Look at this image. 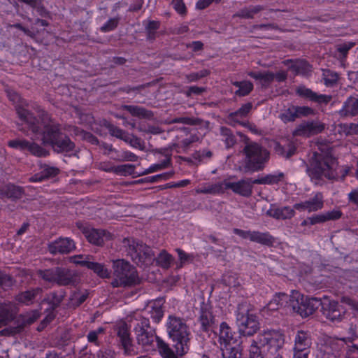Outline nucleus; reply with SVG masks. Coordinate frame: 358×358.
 I'll return each instance as SVG.
<instances>
[{"label": "nucleus", "instance_id": "f257e3e1", "mask_svg": "<svg viewBox=\"0 0 358 358\" xmlns=\"http://www.w3.org/2000/svg\"><path fill=\"white\" fill-rule=\"evenodd\" d=\"M124 243L128 245L127 255L139 267L146 268L155 265L161 268H170L174 262L173 255L164 249L155 257L152 249L139 240L124 238Z\"/></svg>", "mask_w": 358, "mask_h": 358}, {"label": "nucleus", "instance_id": "f03ea898", "mask_svg": "<svg viewBox=\"0 0 358 358\" xmlns=\"http://www.w3.org/2000/svg\"><path fill=\"white\" fill-rule=\"evenodd\" d=\"M32 108L37 114V117L35 115L36 120L31 122L36 129H34L29 122L24 124L25 128L19 127V129L27 135L31 134L38 137L43 145L51 146L63 133L62 124L55 121L41 106L36 105Z\"/></svg>", "mask_w": 358, "mask_h": 358}, {"label": "nucleus", "instance_id": "7ed1b4c3", "mask_svg": "<svg viewBox=\"0 0 358 358\" xmlns=\"http://www.w3.org/2000/svg\"><path fill=\"white\" fill-rule=\"evenodd\" d=\"M166 327L169 340L177 355H184L189 349L190 332L188 326L182 319L170 315Z\"/></svg>", "mask_w": 358, "mask_h": 358}, {"label": "nucleus", "instance_id": "20e7f679", "mask_svg": "<svg viewBox=\"0 0 358 358\" xmlns=\"http://www.w3.org/2000/svg\"><path fill=\"white\" fill-rule=\"evenodd\" d=\"M336 162V159L329 152H314L307 167L308 174L317 180L322 177L329 180L334 179L336 176L334 169Z\"/></svg>", "mask_w": 358, "mask_h": 358}, {"label": "nucleus", "instance_id": "39448f33", "mask_svg": "<svg viewBox=\"0 0 358 358\" xmlns=\"http://www.w3.org/2000/svg\"><path fill=\"white\" fill-rule=\"evenodd\" d=\"M243 154L245 169L250 172L262 170L270 157L269 152L256 142L246 144L243 148Z\"/></svg>", "mask_w": 358, "mask_h": 358}, {"label": "nucleus", "instance_id": "423d86ee", "mask_svg": "<svg viewBox=\"0 0 358 358\" xmlns=\"http://www.w3.org/2000/svg\"><path fill=\"white\" fill-rule=\"evenodd\" d=\"M322 304V299L320 298H309L297 291H294L290 295L289 308L302 318H306L313 315Z\"/></svg>", "mask_w": 358, "mask_h": 358}, {"label": "nucleus", "instance_id": "0eeeda50", "mask_svg": "<svg viewBox=\"0 0 358 358\" xmlns=\"http://www.w3.org/2000/svg\"><path fill=\"white\" fill-rule=\"evenodd\" d=\"M6 94L8 99L15 105L16 113L19 119L25 124L29 122L32 125L34 129H36V127L31 122L36 120L35 115L33 113L29 110V108L35 107L36 104L30 106L29 101L20 96V95L12 90H6Z\"/></svg>", "mask_w": 358, "mask_h": 358}, {"label": "nucleus", "instance_id": "6e6552de", "mask_svg": "<svg viewBox=\"0 0 358 358\" xmlns=\"http://www.w3.org/2000/svg\"><path fill=\"white\" fill-rule=\"evenodd\" d=\"M134 331L139 345L153 348L154 343H156L158 348V340L162 338L157 336L155 329L150 327L148 318L142 317L135 327Z\"/></svg>", "mask_w": 358, "mask_h": 358}, {"label": "nucleus", "instance_id": "1a4fd4ad", "mask_svg": "<svg viewBox=\"0 0 358 358\" xmlns=\"http://www.w3.org/2000/svg\"><path fill=\"white\" fill-rule=\"evenodd\" d=\"M243 305L239 306L237 313V324L240 335L243 336H253L259 329L257 316L250 313L247 309L242 311Z\"/></svg>", "mask_w": 358, "mask_h": 358}, {"label": "nucleus", "instance_id": "9d476101", "mask_svg": "<svg viewBox=\"0 0 358 358\" xmlns=\"http://www.w3.org/2000/svg\"><path fill=\"white\" fill-rule=\"evenodd\" d=\"M39 317L38 311L20 315L15 320L14 326H10L0 331V336H14L21 334L27 326L35 322Z\"/></svg>", "mask_w": 358, "mask_h": 358}, {"label": "nucleus", "instance_id": "9b49d317", "mask_svg": "<svg viewBox=\"0 0 358 358\" xmlns=\"http://www.w3.org/2000/svg\"><path fill=\"white\" fill-rule=\"evenodd\" d=\"M116 334L117 346L122 349L125 355H134L136 351L131 338L129 328L126 322H122L114 327Z\"/></svg>", "mask_w": 358, "mask_h": 358}, {"label": "nucleus", "instance_id": "f8f14e48", "mask_svg": "<svg viewBox=\"0 0 358 358\" xmlns=\"http://www.w3.org/2000/svg\"><path fill=\"white\" fill-rule=\"evenodd\" d=\"M233 233L243 239H248L251 242L268 247H272L275 241V238L268 231L261 232L259 231H245L234 228L233 229Z\"/></svg>", "mask_w": 358, "mask_h": 358}, {"label": "nucleus", "instance_id": "ddd939ff", "mask_svg": "<svg viewBox=\"0 0 358 358\" xmlns=\"http://www.w3.org/2000/svg\"><path fill=\"white\" fill-rule=\"evenodd\" d=\"M257 343L269 351L277 352L284 344V336L274 330L264 331L258 336Z\"/></svg>", "mask_w": 358, "mask_h": 358}, {"label": "nucleus", "instance_id": "4468645a", "mask_svg": "<svg viewBox=\"0 0 358 358\" xmlns=\"http://www.w3.org/2000/svg\"><path fill=\"white\" fill-rule=\"evenodd\" d=\"M52 270H39L40 275L43 279L56 282L59 285H75L77 282V276L72 274L70 270H55V273H52Z\"/></svg>", "mask_w": 358, "mask_h": 358}, {"label": "nucleus", "instance_id": "2eb2a0df", "mask_svg": "<svg viewBox=\"0 0 358 358\" xmlns=\"http://www.w3.org/2000/svg\"><path fill=\"white\" fill-rule=\"evenodd\" d=\"M113 274V287L132 286L140 281L136 270H114Z\"/></svg>", "mask_w": 358, "mask_h": 358}, {"label": "nucleus", "instance_id": "dca6fc26", "mask_svg": "<svg viewBox=\"0 0 358 358\" xmlns=\"http://www.w3.org/2000/svg\"><path fill=\"white\" fill-rule=\"evenodd\" d=\"M321 311L322 314L332 322H341L345 316V310L337 301H330L327 298L322 300Z\"/></svg>", "mask_w": 358, "mask_h": 358}, {"label": "nucleus", "instance_id": "f3484780", "mask_svg": "<svg viewBox=\"0 0 358 358\" xmlns=\"http://www.w3.org/2000/svg\"><path fill=\"white\" fill-rule=\"evenodd\" d=\"M199 322L201 329L204 332H209L214 328L215 318L212 312L211 305L203 301L199 308Z\"/></svg>", "mask_w": 358, "mask_h": 358}, {"label": "nucleus", "instance_id": "a211bd4d", "mask_svg": "<svg viewBox=\"0 0 358 358\" xmlns=\"http://www.w3.org/2000/svg\"><path fill=\"white\" fill-rule=\"evenodd\" d=\"M51 254H69L76 249L74 241L69 237H59L48 244Z\"/></svg>", "mask_w": 358, "mask_h": 358}, {"label": "nucleus", "instance_id": "6ab92c4d", "mask_svg": "<svg viewBox=\"0 0 358 358\" xmlns=\"http://www.w3.org/2000/svg\"><path fill=\"white\" fill-rule=\"evenodd\" d=\"M50 147L55 152L69 157L74 155L76 151L75 143L64 132Z\"/></svg>", "mask_w": 358, "mask_h": 358}, {"label": "nucleus", "instance_id": "aec40b11", "mask_svg": "<svg viewBox=\"0 0 358 358\" xmlns=\"http://www.w3.org/2000/svg\"><path fill=\"white\" fill-rule=\"evenodd\" d=\"M282 64L288 66V69L292 71L294 76L308 77L312 73V66L306 59L294 60L287 59L283 60Z\"/></svg>", "mask_w": 358, "mask_h": 358}, {"label": "nucleus", "instance_id": "412c9836", "mask_svg": "<svg viewBox=\"0 0 358 358\" xmlns=\"http://www.w3.org/2000/svg\"><path fill=\"white\" fill-rule=\"evenodd\" d=\"M324 206V197L321 192H317L312 198L294 205L295 210H307L308 213L321 210Z\"/></svg>", "mask_w": 358, "mask_h": 358}, {"label": "nucleus", "instance_id": "4be33fe9", "mask_svg": "<svg viewBox=\"0 0 358 358\" xmlns=\"http://www.w3.org/2000/svg\"><path fill=\"white\" fill-rule=\"evenodd\" d=\"M253 180L252 178L241 179L237 182H229L226 184L227 188L234 193L243 197H250L252 194Z\"/></svg>", "mask_w": 358, "mask_h": 358}, {"label": "nucleus", "instance_id": "5701e85b", "mask_svg": "<svg viewBox=\"0 0 358 358\" xmlns=\"http://www.w3.org/2000/svg\"><path fill=\"white\" fill-rule=\"evenodd\" d=\"M83 234L90 243L96 245H101L105 241L112 240L113 236L106 230L94 228H85Z\"/></svg>", "mask_w": 358, "mask_h": 358}, {"label": "nucleus", "instance_id": "b1692460", "mask_svg": "<svg viewBox=\"0 0 358 358\" xmlns=\"http://www.w3.org/2000/svg\"><path fill=\"white\" fill-rule=\"evenodd\" d=\"M296 94L301 97L318 104H327L331 100V95L317 94L304 85H300L296 89Z\"/></svg>", "mask_w": 358, "mask_h": 358}, {"label": "nucleus", "instance_id": "393cba45", "mask_svg": "<svg viewBox=\"0 0 358 358\" xmlns=\"http://www.w3.org/2000/svg\"><path fill=\"white\" fill-rule=\"evenodd\" d=\"M252 108V103L248 102L241 106L237 110L230 113L227 115V122L229 124L235 126L236 124L245 126L246 123L241 122V120L245 118Z\"/></svg>", "mask_w": 358, "mask_h": 358}, {"label": "nucleus", "instance_id": "a878e982", "mask_svg": "<svg viewBox=\"0 0 358 358\" xmlns=\"http://www.w3.org/2000/svg\"><path fill=\"white\" fill-rule=\"evenodd\" d=\"M69 262L76 266L85 267L86 268H106L103 264L94 262L92 256L78 255L69 257Z\"/></svg>", "mask_w": 358, "mask_h": 358}, {"label": "nucleus", "instance_id": "bb28decb", "mask_svg": "<svg viewBox=\"0 0 358 358\" xmlns=\"http://www.w3.org/2000/svg\"><path fill=\"white\" fill-rule=\"evenodd\" d=\"M17 310L11 303L0 304V328L7 326L10 322L16 320Z\"/></svg>", "mask_w": 358, "mask_h": 358}, {"label": "nucleus", "instance_id": "cd10ccee", "mask_svg": "<svg viewBox=\"0 0 358 358\" xmlns=\"http://www.w3.org/2000/svg\"><path fill=\"white\" fill-rule=\"evenodd\" d=\"M297 145L298 140L292 137L287 139L284 145L276 143L274 150L278 155L289 159L296 153Z\"/></svg>", "mask_w": 358, "mask_h": 358}, {"label": "nucleus", "instance_id": "c85d7f7f", "mask_svg": "<svg viewBox=\"0 0 358 358\" xmlns=\"http://www.w3.org/2000/svg\"><path fill=\"white\" fill-rule=\"evenodd\" d=\"M234 333L232 332L231 328L229 324L222 322L220 326L219 341L220 344H224L225 347L240 342L236 337Z\"/></svg>", "mask_w": 358, "mask_h": 358}, {"label": "nucleus", "instance_id": "c756f323", "mask_svg": "<svg viewBox=\"0 0 358 358\" xmlns=\"http://www.w3.org/2000/svg\"><path fill=\"white\" fill-rule=\"evenodd\" d=\"M0 194L3 196L10 199L12 201H17L23 196L24 190L23 187L20 186L8 183L3 187Z\"/></svg>", "mask_w": 358, "mask_h": 358}, {"label": "nucleus", "instance_id": "7c9ffc66", "mask_svg": "<svg viewBox=\"0 0 358 358\" xmlns=\"http://www.w3.org/2000/svg\"><path fill=\"white\" fill-rule=\"evenodd\" d=\"M247 75L251 78L259 82L262 88L268 87L273 82V72L270 71L247 72Z\"/></svg>", "mask_w": 358, "mask_h": 358}, {"label": "nucleus", "instance_id": "2f4dec72", "mask_svg": "<svg viewBox=\"0 0 358 358\" xmlns=\"http://www.w3.org/2000/svg\"><path fill=\"white\" fill-rule=\"evenodd\" d=\"M171 164V155L166 154L162 156V159L159 160L158 162L151 164L148 169H145L143 172L139 173L137 176H141L157 172L170 167Z\"/></svg>", "mask_w": 358, "mask_h": 358}, {"label": "nucleus", "instance_id": "473e14b6", "mask_svg": "<svg viewBox=\"0 0 358 358\" xmlns=\"http://www.w3.org/2000/svg\"><path fill=\"white\" fill-rule=\"evenodd\" d=\"M43 289L40 287L22 292L15 296L19 303L29 305L34 303L38 295L41 294Z\"/></svg>", "mask_w": 358, "mask_h": 358}, {"label": "nucleus", "instance_id": "72a5a7b5", "mask_svg": "<svg viewBox=\"0 0 358 358\" xmlns=\"http://www.w3.org/2000/svg\"><path fill=\"white\" fill-rule=\"evenodd\" d=\"M341 115L355 116L358 115V99L350 96L343 103L340 110Z\"/></svg>", "mask_w": 358, "mask_h": 358}, {"label": "nucleus", "instance_id": "f704fd0d", "mask_svg": "<svg viewBox=\"0 0 358 358\" xmlns=\"http://www.w3.org/2000/svg\"><path fill=\"white\" fill-rule=\"evenodd\" d=\"M285 174L282 172H275L267 174L261 178L253 180V182L258 185H278L284 179Z\"/></svg>", "mask_w": 358, "mask_h": 358}, {"label": "nucleus", "instance_id": "c9c22d12", "mask_svg": "<svg viewBox=\"0 0 358 358\" xmlns=\"http://www.w3.org/2000/svg\"><path fill=\"white\" fill-rule=\"evenodd\" d=\"M122 108L127 110L132 116L138 118L150 119L153 116L152 111L138 106L122 105Z\"/></svg>", "mask_w": 358, "mask_h": 358}, {"label": "nucleus", "instance_id": "e433bc0d", "mask_svg": "<svg viewBox=\"0 0 358 358\" xmlns=\"http://www.w3.org/2000/svg\"><path fill=\"white\" fill-rule=\"evenodd\" d=\"M290 301V295L283 292L276 293L274 297L267 304V308L270 310H275L282 307L285 303L289 307Z\"/></svg>", "mask_w": 358, "mask_h": 358}, {"label": "nucleus", "instance_id": "4c0bfd02", "mask_svg": "<svg viewBox=\"0 0 358 358\" xmlns=\"http://www.w3.org/2000/svg\"><path fill=\"white\" fill-rule=\"evenodd\" d=\"M146 33L147 40L153 41L156 39L157 31L160 28L161 22L159 20H145L143 21Z\"/></svg>", "mask_w": 358, "mask_h": 358}, {"label": "nucleus", "instance_id": "58836bf2", "mask_svg": "<svg viewBox=\"0 0 358 358\" xmlns=\"http://www.w3.org/2000/svg\"><path fill=\"white\" fill-rule=\"evenodd\" d=\"M174 175L173 171H169L152 176H146L134 182V184L155 183L171 178Z\"/></svg>", "mask_w": 358, "mask_h": 358}, {"label": "nucleus", "instance_id": "ea45409f", "mask_svg": "<svg viewBox=\"0 0 358 358\" xmlns=\"http://www.w3.org/2000/svg\"><path fill=\"white\" fill-rule=\"evenodd\" d=\"M232 85L238 88L235 91V95L240 97L248 96L254 89V85L250 80L234 81Z\"/></svg>", "mask_w": 358, "mask_h": 358}, {"label": "nucleus", "instance_id": "a19ab883", "mask_svg": "<svg viewBox=\"0 0 358 358\" xmlns=\"http://www.w3.org/2000/svg\"><path fill=\"white\" fill-rule=\"evenodd\" d=\"M264 10V7L260 5L250 6L241 9L234 15V17H238L244 19H252L255 15Z\"/></svg>", "mask_w": 358, "mask_h": 358}, {"label": "nucleus", "instance_id": "79ce46f5", "mask_svg": "<svg viewBox=\"0 0 358 358\" xmlns=\"http://www.w3.org/2000/svg\"><path fill=\"white\" fill-rule=\"evenodd\" d=\"M234 346L226 348V351L222 352L223 358H242L243 347L242 341L234 344Z\"/></svg>", "mask_w": 358, "mask_h": 358}, {"label": "nucleus", "instance_id": "37998d69", "mask_svg": "<svg viewBox=\"0 0 358 358\" xmlns=\"http://www.w3.org/2000/svg\"><path fill=\"white\" fill-rule=\"evenodd\" d=\"M222 141H224L227 148H232L236 143V137L232 130L226 127H220Z\"/></svg>", "mask_w": 358, "mask_h": 358}, {"label": "nucleus", "instance_id": "c03bdc74", "mask_svg": "<svg viewBox=\"0 0 358 358\" xmlns=\"http://www.w3.org/2000/svg\"><path fill=\"white\" fill-rule=\"evenodd\" d=\"M258 337L254 339L250 348V357L249 358H265L268 352L266 348L260 346L257 343Z\"/></svg>", "mask_w": 358, "mask_h": 358}, {"label": "nucleus", "instance_id": "a18cd8bd", "mask_svg": "<svg viewBox=\"0 0 358 358\" xmlns=\"http://www.w3.org/2000/svg\"><path fill=\"white\" fill-rule=\"evenodd\" d=\"M322 79L326 87H331L337 84L339 79V75L337 72L332 70L323 69Z\"/></svg>", "mask_w": 358, "mask_h": 358}, {"label": "nucleus", "instance_id": "49530a36", "mask_svg": "<svg viewBox=\"0 0 358 358\" xmlns=\"http://www.w3.org/2000/svg\"><path fill=\"white\" fill-rule=\"evenodd\" d=\"M176 252L178 254L179 267L187 266L194 262L196 255L194 253H188L180 248H176Z\"/></svg>", "mask_w": 358, "mask_h": 358}, {"label": "nucleus", "instance_id": "de8ad7c7", "mask_svg": "<svg viewBox=\"0 0 358 358\" xmlns=\"http://www.w3.org/2000/svg\"><path fill=\"white\" fill-rule=\"evenodd\" d=\"M295 215L294 208L284 206L274 210L273 217L276 219L287 220L291 219Z\"/></svg>", "mask_w": 358, "mask_h": 358}, {"label": "nucleus", "instance_id": "09e8293b", "mask_svg": "<svg viewBox=\"0 0 358 358\" xmlns=\"http://www.w3.org/2000/svg\"><path fill=\"white\" fill-rule=\"evenodd\" d=\"M66 292L63 289H60L59 292H53L49 294L48 300L49 303L51 305V308L55 310L58 308L65 296Z\"/></svg>", "mask_w": 358, "mask_h": 358}, {"label": "nucleus", "instance_id": "8fccbe9b", "mask_svg": "<svg viewBox=\"0 0 358 358\" xmlns=\"http://www.w3.org/2000/svg\"><path fill=\"white\" fill-rule=\"evenodd\" d=\"M138 173L135 171V165L133 164H126L115 166V174L119 176H133L134 178H136L138 177Z\"/></svg>", "mask_w": 358, "mask_h": 358}, {"label": "nucleus", "instance_id": "3c124183", "mask_svg": "<svg viewBox=\"0 0 358 358\" xmlns=\"http://www.w3.org/2000/svg\"><path fill=\"white\" fill-rule=\"evenodd\" d=\"M158 350L164 358H178L170 348L169 344L165 343L162 339L158 340Z\"/></svg>", "mask_w": 358, "mask_h": 358}, {"label": "nucleus", "instance_id": "603ef678", "mask_svg": "<svg viewBox=\"0 0 358 358\" xmlns=\"http://www.w3.org/2000/svg\"><path fill=\"white\" fill-rule=\"evenodd\" d=\"M227 182L228 181L225 180L223 182L212 184L209 185L203 192L213 194H222L224 193L225 190L229 189L226 186Z\"/></svg>", "mask_w": 358, "mask_h": 358}, {"label": "nucleus", "instance_id": "864d4df0", "mask_svg": "<svg viewBox=\"0 0 358 358\" xmlns=\"http://www.w3.org/2000/svg\"><path fill=\"white\" fill-rule=\"evenodd\" d=\"M30 143L31 142L25 139H14L9 141L8 145L10 148L25 152L29 151Z\"/></svg>", "mask_w": 358, "mask_h": 358}, {"label": "nucleus", "instance_id": "5fc2aeb1", "mask_svg": "<svg viewBox=\"0 0 358 358\" xmlns=\"http://www.w3.org/2000/svg\"><path fill=\"white\" fill-rule=\"evenodd\" d=\"M294 344H312V338L310 332L303 330H298L296 333Z\"/></svg>", "mask_w": 358, "mask_h": 358}, {"label": "nucleus", "instance_id": "6e6d98bb", "mask_svg": "<svg viewBox=\"0 0 358 358\" xmlns=\"http://www.w3.org/2000/svg\"><path fill=\"white\" fill-rule=\"evenodd\" d=\"M210 74V70L203 69L197 72H192L190 73L186 74L185 79L187 83H194L208 76Z\"/></svg>", "mask_w": 358, "mask_h": 358}, {"label": "nucleus", "instance_id": "4d7b16f0", "mask_svg": "<svg viewBox=\"0 0 358 358\" xmlns=\"http://www.w3.org/2000/svg\"><path fill=\"white\" fill-rule=\"evenodd\" d=\"M355 45V42L349 41L337 45L336 50L339 53L340 59L341 62L346 59L348 52Z\"/></svg>", "mask_w": 358, "mask_h": 358}, {"label": "nucleus", "instance_id": "13d9d810", "mask_svg": "<svg viewBox=\"0 0 358 358\" xmlns=\"http://www.w3.org/2000/svg\"><path fill=\"white\" fill-rule=\"evenodd\" d=\"M306 122L310 136L320 134L324 130L325 126L322 122L314 120L308 121Z\"/></svg>", "mask_w": 358, "mask_h": 358}, {"label": "nucleus", "instance_id": "bf43d9fd", "mask_svg": "<svg viewBox=\"0 0 358 358\" xmlns=\"http://www.w3.org/2000/svg\"><path fill=\"white\" fill-rule=\"evenodd\" d=\"M124 137V141L131 147L141 150L144 149L143 143L140 138L129 133Z\"/></svg>", "mask_w": 358, "mask_h": 358}, {"label": "nucleus", "instance_id": "052dcab7", "mask_svg": "<svg viewBox=\"0 0 358 358\" xmlns=\"http://www.w3.org/2000/svg\"><path fill=\"white\" fill-rule=\"evenodd\" d=\"M106 127L108 129V132L111 136H115V137H116L119 139H121L122 141H124V139L125 138L124 136H126L128 133V132L125 131L124 130L120 129V127H118L110 122H108L106 124Z\"/></svg>", "mask_w": 358, "mask_h": 358}, {"label": "nucleus", "instance_id": "680f3d73", "mask_svg": "<svg viewBox=\"0 0 358 358\" xmlns=\"http://www.w3.org/2000/svg\"><path fill=\"white\" fill-rule=\"evenodd\" d=\"M279 117L284 123L295 121L297 118L296 116L294 105H292L285 109L282 113L280 114Z\"/></svg>", "mask_w": 358, "mask_h": 358}, {"label": "nucleus", "instance_id": "e2e57ef3", "mask_svg": "<svg viewBox=\"0 0 358 358\" xmlns=\"http://www.w3.org/2000/svg\"><path fill=\"white\" fill-rule=\"evenodd\" d=\"M212 156V152L207 149L199 150L193 154L194 159L200 163H206Z\"/></svg>", "mask_w": 358, "mask_h": 358}, {"label": "nucleus", "instance_id": "0e129e2a", "mask_svg": "<svg viewBox=\"0 0 358 358\" xmlns=\"http://www.w3.org/2000/svg\"><path fill=\"white\" fill-rule=\"evenodd\" d=\"M120 20V17L110 18L100 27V31L107 33L115 30L119 24Z\"/></svg>", "mask_w": 358, "mask_h": 358}, {"label": "nucleus", "instance_id": "69168bd1", "mask_svg": "<svg viewBox=\"0 0 358 358\" xmlns=\"http://www.w3.org/2000/svg\"><path fill=\"white\" fill-rule=\"evenodd\" d=\"M28 152L38 157H45L49 155V152L46 149L36 143L31 142Z\"/></svg>", "mask_w": 358, "mask_h": 358}, {"label": "nucleus", "instance_id": "338daca9", "mask_svg": "<svg viewBox=\"0 0 358 358\" xmlns=\"http://www.w3.org/2000/svg\"><path fill=\"white\" fill-rule=\"evenodd\" d=\"M294 110L296 113V118H300L302 117H308L309 115H313L315 113L314 110L309 106H294Z\"/></svg>", "mask_w": 358, "mask_h": 358}, {"label": "nucleus", "instance_id": "774afa93", "mask_svg": "<svg viewBox=\"0 0 358 358\" xmlns=\"http://www.w3.org/2000/svg\"><path fill=\"white\" fill-rule=\"evenodd\" d=\"M105 330V328L101 327L96 330L90 331L87 336V341L90 343H94L96 345H99L98 336L104 334Z\"/></svg>", "mask_w": 358, "mask_h": 358}]
</instances>
